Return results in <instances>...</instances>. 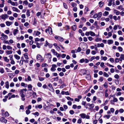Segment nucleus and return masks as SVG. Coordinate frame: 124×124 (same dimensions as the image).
I'll return each mask as SVG.
<instances>
[{"label": "nucleus", "instance_id": "1", "mask_svg": "<svg viewBox=\"0 0 124 124\" xmlns=\"http://www.w3.org/2000/svg\"><path fill=\"white\" fill-rule=\"evenodd\" d=\"M79 116L82 118L84 119L85 118L87 119H89L90 118V116L88 115H86L85 113H81L79 115Z\"/></svg>", "mask_w": 124, "mask_h": 124}, {"label": "nucleus", "instance_id": "2", "mask_svg": "<svg viewBox=\"0 0 124 124\" xmlns=\"http://www.w3.org/2000/svg\"><path fill=\"white\" fill-rule=\"evenodd\" d=\"M1 37L0 38V39L2 40H5L7 39L8 38V36L4 34L3 33H2L1 34Z\"/></svg>", "mask_w": 124, "mask_h": 124}, {"label": "nucleus", "instance_id": "3", "mask_svg": "<svg viewBox=\"0 0 124 124\" xmlns=\"http://www.w3.org/2000/svg\"><path fill=\"white\" fill-rule=\"evenodd\" d=\"M36 58L37 60L40 61L41 62H43L44 60V58L39 54H38L37 55Z\"/></svg>", "mask_w": 124, "mask_h": 124}, {"label": "nucleus", "instance_id": "4", "mask_svg": "<svg viewBox=\"0 0 124 124\" xmlns=\"http://www.w3.org/2000/svg\"><path fill=\"white\" fill-rule=\"evenodd\" d=\"M9 16L7 14H3L0 16V17H1L2 19L5 20L6 19H7Z\"/></svg>", "mask_w": 124, "mask_h": 124}, {"label": "nucleus", "instance_id": "5", "mask_svg": "<svg viewBox=\"0 0 124 124\" xmlns=\"http://www.w3.org/2000/svg\"><path fill=\"white\" fill-rule=\"evenodd\" d=\"M48 88L52 92H54V90L52 86V84H49L48 85Z\"/></svg>", "mask_w": 124, "mask_h": 124}, {"label": "nucleus", "instance_id": "6", "mask_svg": "<svg viewBox=\"0 0 124 124\" xmlns=\"http://www.w3.org/2000/svg\"><path fill=\"white\" fill-rule=\"evenodd\" d=\"M57 67L56 65L55 64H53L52 65V67L51 69V71H54L56 70L55 68Z\"/></svg>", "mask_w": 124, "mask_h": 124}, {"label": "nucleus", "instance_id": "7", "mask_svg": "<svg viewBox=\"0 0 124 124\" xmlns=\"http://www.w3.org/2000/svg\"><path fill=\"white\" fill-rule=\"evenodd\" d=\"M54 38L56 39H58V40L60 41H62L63 39L61 37L59 36H55L54 37Z\"/></svg>", "mask_w": 124, "mask_h": 124}, {"label": "nucleus", "instance_id": "8", "mask_svg": "<svg viewBox=\"0 0 124 124\" xmlns=\"http://www.w3.org/2000/svg\"><path fill=\"white\" fill-rule=\"evenodd\" d=\"M12 9L13 11L16 12H17L20 13V10H19L17 8L15 7H13Z\"/></svg>", "mask_w": 124, "mask_h": 124}, {"label": "nucleus", "instance_id": "9", "mask_svg": "<svg viewBox=\"0 0 124 124\" xmlns=\"http://www.w3.org/2000/svg\"><path fill=\"white\" fill-rule=\"evenodd\" d=\"M3 59L4 61L7 62H8L9 61V59L8 58L7 56H3Z\"/></svg>", "mask_w": 124, "mask_h": 124}, {"label": "nucleus", "instance_id": "10", "mask_svg": "<svg viewBox=\"0 0 124 124\" xmlns=\"http://www.w3.org/2000/svg\"><path fill=\"white\" fill-rule=\"evenodd\" d=\"M120 60L122 61V60H124V54H121L120 55V57L119 58Z\"/></svg>", "mask_w": 124, "mask_h": 124}, {"label": "nucleus", "instance_id": "11", "mask_svg": "<svg viewBox=\"0 0 124 124\" xmlns=\"http://www.w3.org/2000/svg\"><path fill=\"white\" fill-rule=\"evenodd\" d=\"M48 31L49 34L51 35L52 34V31L51 28L50 27H48Z\"/></svg>", "mask_w": 124, "mask_h": 124}, {"label": "nucleus", "instance_id": "12", "mask_svg": "<svg viewBox=\"0 0 124 124\" xmlns=\"http://www.w3.org/2000/svg\"><path fill=\"white\" fill-rule=\"evenodd\" d=\"M0 121L2 122H4L5 123H7V120L5 119L4 117H2L0 119Z\"/></svg>", "mask_w": 124, "mask_h": 124}, {"label": "nucleus", "instance_id": "13", "mask_svg": "<svg viewBox=\"0 0 124 124\" xmlns=\"http://www.w3.org/2000/svg\"><path fill=\"white\" fill-rule=\"evenodd\" d=\"M6 25L8 26H9L12 24L13 23L11 22H10L8 21H7L6 22Z\"/></svg>", "mask_w": 124, "mask_h": 124}, {"label": "nucleus", "instance_id": "14", "mask_svg": "<svg viewBox=\"0 0 124 124\" xmlns=\"http://www.w3.org/2000/svg\"><path fill=\"white\" fill-rule=\"evenodd\" d=\"M6 52L7 55H9L12 53L13 51L11 50H7L6 51Z\"/></svg>", "mask_w": 124, "mask_h": 124}, {"label": "nucleus", "instance_id": "15", "mask_svg": "<svg viewBox=\"0 0 124 124\" xmlns=\"http://www.w3.org/2000/svg\"><path fill=\"white\" fill-rule=\"evenodd\" d=\"M5 87L7 89H8L9 88V82L8 81H6L5 83Z\"/></svg>", "mask_w": 124, "mask_h": 124}, {"label": "nucleus", "instance_id": "16", "mask_svg": "<svg viewBox=\"0 0 124 124\" xmlns=\"http://www.w3.org/2000/svg\"><path fill=\"white\" fill-rule=\"evenodd\" d=\"M19 31L17 29H15L13 31V33L14 35L15 36L17 33Z\"/></svg>", "mask_w": 124, "mask_h": 124}, {"label": "nucleus", "instance_id": "17", "mask_svg": "<svg viewBox=\"0 0 124 124\" xmlns=\"http://www.w3.org/2000/svg\"><path fill=\"white\" fill-rule=\"evenodd\" d=\"M35 108L36 109H37L38 108L39 109H41L42 108V106L40 104L38 105L35 106Z\"/></svg>", "mask_w": 124, "mask_h": 124}, {"label": "nucleus", "instance_id": "18", "mask_svg": "<svg viewBox=\"0 0 124 124\" xmlns=\"http://www.w3.org/2000/svg\"><path fill=\"white\" fill-rule=\"evenodd\" d=\"M46 57L47 58H49L50 59H51V55L50 53H48L46 55Z\"/></svg>", "mask_w": 124, "mask_h": 124}, {"label": "nucleus", "instance_id": "19", "mask_svg": "<svg viewBox=\"0 0 124 124\" xmlns=\"http://www.w3.org/2000/svg\"><path fill=\"white\" fill-rule=\"evenodd\" d=\"M11 4L13 6H17L18 5V3L17 2H12Z\"/></svg>", "mask_w": 124, "mask_h": 124}, {"label": "nucleus", "instance_id": "20", "mask_svg": "<svg viewBox=\"0 0 124 124\" xmlns=\"http://www.w3.org/2000/svg\"><path fill=\"white\" fill-rule=\"evenodd\" d=\"M14 57L17 60H19L20 58V56L17 54H15L14 55Z\"/></svg>", "mask_w": 124, "mask_h": 124}, {"label": "nucleus", "instance_id": "21", "mask_svg": "<svg viewBox=\"0 0 124 124\" xmlns=\"http://www.w3.org/2000/svg\"><path fill=\"white\" fill-rule=\"evenodd\" d=\"M107 43L109 45L112 44L113 43V41L112 40H108L107 41Z\"/></svg>", "mask_w": 124, "mask_h": 124}, {"label": "nucleus", "instance_id": "22", "mask_svg": "<svg viewBox=\"0 0 124 124\" xmlns=\"http://www.w3.org/2000/svg\"><path fill=\"white\" fill-rule=\"evenodd\" d=\"M72 29L74 31L76 30V25H73L71 27Z\"/></svg>", "mask_w": 124, "mask_h": 124}, {"label": "nucleus", "instance_id": "23", "mask_svg": "<svg viewBox=\"0 0 124 124\" xmlns=\"http://www.w3.org/2000/svg\"><path fill=\"white\" fill-rule=\"evenodd\" d=\"M34 33H36L35 35L37 36H38L41 34L40 32L38 31H34Z\"/></svg>", "mask_w": 124, "mask_h": 124}, {"label": "nucleus", "instance_id": "24", "mask_svg": "<svg viewBox=\"0 0 124 124\" xmlns=\"http://www.w3.org/2000/svg\"><path fill=\"white\" fill-rule=\"evenodd\" d=\"M32 86L31 84H29L28 85V88L29 89V90L31 91L32 90Z\"/></svg>", "mask_w": 124, "mask_h": 124}, {"label": "nucleus", "instance_id": "25", "mask_svg": "<svg viewBox=\"0 0 124 124\" xmlns=\"http://www.w3.org/2000/svg\"><path fill=\"white\" fill-rule=\"evenodd\" d=\"M99 5L100 7H102L104 5V3L102 2V1H101L99 2Z\"/></svg>", "mask_w": 124, "mask_h": 124}, {"label": "nucleus", "instance_id": "26", "mask_svg": "<svg viewBox=\"0 0 124 124\" xmlns=\"http://www.w3.org/2000/svg\"><path fill=\"white\" fill-rule=\"evenodd\" d=\"M103 75L104 76L107 78L109 76V75L105 72H104Z\"/></svg>", "mask_w": 124, "mask_h": 124}, {"label": "nucleus", "instance_id": "27", "mask_svg": "<svg viewBox=\"0 0 124 124\" xmlns=\"http://www.w3.org/2000/svg\"><path fill=\"white\" fill-rule=\"evenodd\" d=\"M118 9H121V10H123L124 9V8H123V7L122 5H120L118 6L117 8Z\"/></svg>", "mask_w": 124, "mask_h": 124}, {"label": "nucleus", "instance_id": "28", "mask_svg": "<svg viewBox=\"0 0 124 124\" xmlns=\"http://www.w3.org/2000/svg\"><path fill=\"white\" fill-rule=\"evenodd\" d=\"M24 58L25 59H28L29 57L28 56V55L27 53H25L24 55Z\"/></svg>", "mask_w": 124, "mask_h": 124}, {"label": "nucleus", "instance_id": "29", "mask_svg": "<svg viewBox=\"0 0 124 124\" xmlns=\"http://www.w3.org/2000/svg\"><path fill=\"white\" fill-rule=\"evenodd\" d=\"M95 40L96 42H98L101 40V39L100 38H97L95 39Z\"/></svg>", "mask_w": 124, "mask_h": 124}, {"label": "nucleus", "instance_id": "30", "mask_svg": "<svg viewBox=\"0 0 124 124\" xmlns=\"http://www.w3.org/2000/svg\"><path fill=\"white\" fill-rule=\"evenodd\" d=\"M90 35L92 36H95V34L92 31H90Z\"/></svg>", "mask_w": 124, "mask_h": 124}, {"label": "nucleus", "instance_id": "31", "mask_svg": "<svg viewBox=\"0 0 124 124\" xmlns=\"http://www.w3.org/2000/svg\"><path fill=\"white\" fill-rule=\"evenodd\" d=\"M97 15L98 18H100L101 17L102 15V13L101 12H99L97 14Z\"/></svg>", "mask_w": 124, "mask_h": 124}, {"label": "nucleus", "instance_id": "32", "mask_svg": "<svg viewBox=\"0 0 124 124\" xmlns=\"http://www.w3.org/2000/svg\"><path fill=\"white\" fill-rule=\"evenodd\" d=\"M117 49L119 52H122L123 51V49L121 47H118Z\"/></svg>", "mask_w": 124, "mask_h": 124}, {"label": "nucleus", "instance_id": "33", "mask_svg": "<svg viewBox=\"0 0 124 124\" xmlns=\"http://www.w3.org/2000/svg\"><path fill=\"white\" fill-rule=\"evenodd\" d=\"M110 115H106L104 116V118H106L107 119H108L110 117Z\"/></svg>", "mask_w": 124, "mask_h": 124}, {"label": "nucleus", "instance_id": "34", "mask_svg": "<svg viewBox=\"0 0 124 124\" xmlns=\"http://www.w3.org/2000/svg\"><path fill=\"white\" fill-rule=\"evenodd\" d=\"M67 98L68 100L71 101H73V99L71 98L69 96L67 97Z\"/></svg>", "mask_w": 124, "mask_h": 124}, {"label": "nucleus", "instance_id": "35", "mask_svg": "<svg viewBox=\"0 0 124 124\" xmlns=\"http://www.w3.org/2000/svg\"><path fill=\"white\" fill-rule=\"evenodd\" d=\"M109 14V12H108L105 11L103 14V15L104 16H106L107 15H108Z\"/></svg>", "mask_w": 124, "mask_h": 124}, {"label": "nucleus", "instance_id": "36", "mask_svg": "<svg viewBox=\"0 0 124 124\" xmlns=\"http://www.w3.org/2000/svg\"><path fill=\"white\" fill-rule=\"evenodd\" d=\"M112 0H110L109 1V3L108 4V5L109 6H111L112 4Z\"/></svg>", "mask_w": 124, "mask_h": 124}, {"label": "nucleus", "instance_id": "37", "mask_svg": "<svg viewBox=\"0 0 124 124\" xmlns=\"http://www.w3.org/2000/svg\"><path fill=\"white\" fill-rule=\"evenodd\" d=\"M90 52V50L89 49H88L86 51V54L88 55L89 54Z\"/></svg>", "mask_w": 124, "mask_h": 124}, {"label": "nucleus", "instance_id": "38", "mask_svg": "<svg viewBox=\"0 0 124 124\" xmlns=\"http://www.w3.org/2000/svg\"><path fill=\"white\" fill-rule=\"evenodd\" d=\"M57 113L58 114H59L60 116H63V114L62 113H61V112L60 111H57Z\"/></svg>", "mask_w": 124, "mask_h": 124}, {"label": "nucleus", "instance_id": "39", "mask_svg": "<svg viewBox=\"0 0 124 124\" xmlns=\"http://www.w3.org/2000/svg\"><path fill=\"white\" fill-rule=\"evenodd\" d=\"M71 5L73 7H76L77 5L74 2H72L71 3Z\"/></svg>", "mask_w": 124, "mask_h": 124}, {"label": "nucleus", "instance_id": "40", "mask_svg": "<svg viewBox=\"0 0 124 124\" xmlns=\"http://www.w3.org/2000/svg\"><path fill=\"white\" fill-rule=\"evenodd\" d=\"M0 72L1 73H4V69L3 68L0 69Z\"/></svg>", "mask_w": 124, "mask_h": 124}, {"label": "nucleus", "instance_id": "41", "mask_svg": "<svg viewBox=\"0 0 124 124\" xmlns=\"http://www.w3.org/2000/svg\"><path fill=\"white\" fill-rule=\"evenodd\" d=\"M120 3V2L118 0H116V5H119Z\"/></svg>", "mask_w": 124, "mask_h": 124}, {"label": "nucleus", "instance_id": "42", "mask_svg": "<svg viewBox=\"0 0 124 124\" xmlns=\"http://www.w3.org/2000/svg\"><path fill=\"white\" fill-rule=\"evenodd\" d=\"M48 66L47 64L46 63H43L42 65V67H45L47 66Z\"/></svg>", "mask_w": 124, "mask_h": 124}, {"label": "nucleus", "instance_id": "43", "mask_svg": "<svg viewBox=\"0 0 124 124\" xmlns=\"http://www.w3.org/2000/svg\"><path fill=\"white\" fill-rule=\"evenodd\" d=\"M98 80L100 82H102L103 80V78L101 77H100V78Z\"/></svg>", "mask_w": 124, "mask_h": 124}, {"label": "nucleus", "instance_id": "44", "mask_svg": "<svg viewBox=\"0 0 124 124\" xmlns=\"http://www.w3.org/2000/svg\"><path fill=\"white\" fill-rule=\"evenodd\" d=\"M7 48L8 50H11L12 49V48L9 46H7Z\"/></svg>", "mask_w": 124, "mask_h": 124}, {"label": "nucleus", "instance_id": "45", "mask_svg": "<svg viewBox=\"0 0 124 124\" xmlns=\"http://www.w3.org/2000/svg\"><path fill=\"white\" fill-rule=\"evenodd\" d=\"M32 95L33 97H37L36 93V92H33Z\"/></svg>", "mask_w": 124, "mask_h": 124}, {"label": "nucleus", "instance_id": "46", "mask_svg": "<svg viewBox=\"0 0 124 124\" xmlns=\"http://www.w3.org/2000/svg\"><path fill=\"white\" fill-rule=\"evenodd\" d=\"M32 114L34 115H36L37 116H38L39 115V113L38 112H36L35 113H33Z\"/></svg>", "mask_w": 124, "mask_h": 124}, {"label": "nucleus", "instance_id": "47", "mask_svg": "<svg viewBox=\"0 0 124 124\" xmlns=\"http://www.w3.org/2000/svg\"><path fill=\"white\" fill-rule=\"evenodd\" d=\"M114 78L116 79H118L119 78V76L117 74H116L114 76Z\"/></svg>", "mask_w": 124, "mask_h": 124}, {"label": "nucleus", "instance_id": "48", "mask_svg": "<svg viewBox=\"0 0 124 124\" xmlns=\"http://www.w3.org/2000/svg\"><path fill=\"white\" fill-rule=\"evenodd\" d=\"M104 53V51L103 50H101L100 51V54L101 55H103Z\"/></svg>", "mask_w": 124, "mask_h": 124}, {"label": "nucleus", "instance_id": "49", "mask_svg": "<svg viewBox=\"0 0 124 124\" xmlns=\"http://www.w3.org/2000/svg\"><path fill=\"white\" fill-rule=\"evenodd\" d=\"M117 33L119 35H122V31L120 30L118 31H117Z\"/></svg>", "mask_w": 124, "mask_h": 124}, {"label": "nucleus", "instance_id": "50", "mask_svg": "<svg viewBox=\"0 0 124 124\" xmlns=\"http://www.w3.org/2000/svg\"><path fill=\"white\" fill-rule=\"evenodd\" d=\"M107 91H108L107 90H106L105 91V96L106 97H107L108 95V93H107Z\"/></svg>", "mask_w": 124, "mask_h": 124}, {"label": "nucleus", "instance_id": "51", "mask_svg": "<svg viewBox=\"0 0 124 124\" xmlns=\"http://www.w3.org/2000/svg\"><path fill=\"white\" fill-rule=\"evenodd\" d=\"M26 15L28 16H29L30 15V12H29V11L28 10L27 11V12H26Z\"/></svg>", "mask_w": 124, "mask_h": 124}, {"label": "nucleus", "instance_id": "52", "mask_svg": "<svg viewBox=\"0 0 124 124\" xmlns=\"http://www.w3.org/2000/svg\"><path fill=\"white\" fill-rule=\"evenodd\" d=\"M110 61L112 63H113L114 62V59L112 58H111L109 59Z\"/></svg>", "mask_w": 124, "mask_h": 124}, {"label": "nucleus", "instance_id": "53", "mask_svg": "<svg viewBox=\"0 0 124 124\" xmlns=\"http://www.w3.org/2000/svg\"><path fill=\"white\" fill-rule=\"evenodd\" d=\"M119 58L118 59V58H116L115 59V62H119Z\"/></svg>", "mask_w": 124, "mask_h": 124}, {"label": "nucleus", "instance_id": "54", "mask_svg": "<svg viewBox=\"0 0 124 124\" xmlns=\"http://www.w3.org/2000/svg\"><path fill=\"white\" fill-rule=\"evenodd\" d=\"M91 54L93 55H94L96 53V52L94 50H93L91 52Z\"/></svg>", "mask_w": 124, "mask_h": 124}, {"label": "nucleus", "instance_id": "55", "mask_svg": "<svg viewBox=\"0 0 124 124\" xmlns=\"http://www.w3.org/2000/svg\"><path fill=\"white\" fill-rule=\"evenodd\" d=\"M70 113L71 115H73L74 113V111L72 110H70Z\"/></svg>", "mask_w": 124, "mask_h": 124}, {"label": "nucleus", "instance_id": "56", "mask_svg": "<svg viewBox=\"0 0 124 124\" xmlns=\"http://www.w3.org/2000/svg\"><path fill=\"white\" fill-rule=\"evenodd\" d=\"M30 112H31L28 109L26 110V113L27 115H28L30 113Z\"/></svg>", "mask_w": 124, "mask_h": 124}, {"label": "nucleus", "instance_id": "57", "mask_svg": "<svg viewBox=\"0 0 124 124\" xmlns=\"http://www.w3.org/2000/svg\"><path fill=\"white\" fill-rule=\"evenodd\" d=\"M89 106L92 108H93L94 106V105L93 104H92L89 105Z\"/></svg>", "mask_w": 124, "mask_h": 124}, {"label": "nucleus", "instance_id": "58", "mask_svg": "<svg viewBox=\"0 0 124 124\" xmlns=\"http://www.w3.org/2000/svg\"><path fill=\"white\" fill-rule=\"evenodd\" d=\"M10 86L11 87H13L14 85V83L13 82H12L10 84Z\"/></svg>", "mask_w": 124, "mask_h": 124}, {"label": "nucleus", "instance_id": "59", "mask_svg": "<svg viewBox=\"0 0 124 124\" xmlns=\"http://www.w3.org/2000/svg\"><path fill=\"white\" fill-rule=\"evenodd\" d=\"M86 78H87L88 79H90V76L89 75H87L86 77Z\"/></svg>", "mask_w": 124, "mask_h": 124}, {"label": "nucleus", "instance_id": "60", "mask_svg": "<svg viewBox=\"0 0 124 124\" xmlns=\"http://www.w3.org/2000/svg\"><path fill=\"white\" fill-rule=\"evenodd\" d=\"M114 111V109L113 108H111L110 109V111L111 113H113Z\"/></svg>", "mask_w": 124, "mask_h": 124}, {"label": "nucleus", "instance_id": "61", "mask_svg": "<svg viewBox=\"0 0 124 124\" xmlns=\"http://www.w3.org/2000/svg\"><path fill=\"white\" fill-rule=\"evenodd\" d=\"M13 81L14 82H16L18 81V79L17 78L15 77L14 78Z\"/></svg>", "mask_w": 124, "mask_h": 124}, {"label": "nucleus", "instance_id": "62", "mask_svg": "<svg viewBox=\"0 0 124 124\" xmlns=\"http://www.w3.org/2000/svg\"><path fill=\"white\" fill-rule=\"evenodd\" d=\"M77 108V106L76 105L74 104L73 105L72 108L74 109H76Z\"/></svg>", "mask_w": 124, "mask_h": 124}, {"label": "nucleus", "instance_id": "63", "mask_svg": "<svg viewBox=\"0 0 124 124\" xmlns=\"http://www.w3.org/2000/svg\"><path fill=\"white\" fill-rule=\"evenodd\" d=\"M37 85L39 87H41L42 86V84L40 83H37Z\"/></svg>", "mask_w": 124, "mask_h": 124}, {"label": "nucleus", "instance_id": "64", "mask_svg": "<svg viewBox=\"0 0 124 124\" xmlns=\"http://www.w3.org/2000/svg\"><path fill=\"white\" fill-rule=\"evenodd\" d=\"M110 71L111 73H113L115 71L114 70L113 68H111L110 69Z\"/></svg>", "mask_w": 124, "mask_h": 124}]
</instances>
